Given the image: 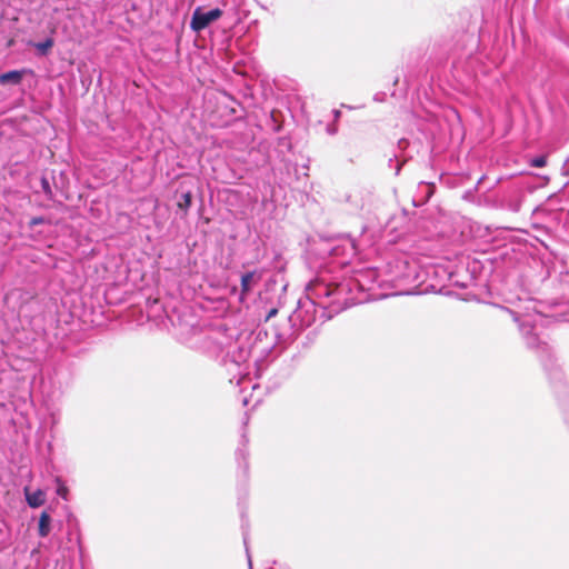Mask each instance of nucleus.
I'll return each instance as SVG.
<instances>
[{"label":"nucleus","instance_id":"nucleus-1","mask_svg":"<svg viewBox=\"0 0 569 569\" xmlns=\"http://www.w3.org/2000/svg\"><path fill=\"white\" fill-rule=\"evenodd\" d=\"M373 271L360 272L355 278L343 280L339 283H329L322 279L311 281L307 287V295L313 303L323 307H331L333 311L343 310L350 306L358 303L360 300L353 296V287L361 290H370L367 286L366 278L372 276Z\"/></svg>","mask_w":569,"mask_h":569},{"label":"nucleus","instance_id":"nucleus-2","mask_svg":"<svg viewBox=\"0 0 569 569\" xmlns=\"http://www.w3.org/2000/svg\"><path fill=\"white\" fill-rule=\"evenodd\" d=\"M222 16V10L219 8L211 9L209 11H203L200 7L196 8L191 21L190 28L200 32L209 27L212 22L217 21Z\"/></svg>","mask_w":569,"mask_h":569},{"label":"nucleus","instance_id":"nucleus-3","mask_svg":"<svg viewBox=\"0 0 569 569\" xmlns=\"http://www.w3.org/2000/svg\"><path fill=\"white\" fill-rule=\"evenodd\" d=\"M261 280V273L258 271H250L246 272L241 276V290L239 295V300L243 302L247 298V296L253 290L256 286Z\"/></svg>","mask_w":569,"mask_h":569},{"label":"nucleus","instance_id":"nucleus-4","mask_svg":"<svg viewBox=\"0 0 569 569\" xmlns=\"http://www.w3.org/2000/svg\"><path fill=\"white\" fill-rule=\"evenodd\" d=\"M24 496L28 505L31 508H38L42 506L46 501V493L41 489L31 492L29 488H24Z\"/></svg>","mask_w":569,"mask_h":569},{"label":"nucleus","instance_id":"nucleus-5","mask_svg":"<svg viewBox=\"0 0 569 569\" xmlns=\"http://www.w3.org/2000/svg\"><path fill=\"white\" fill-rule=\"evenodd\" d=\"M22 79V71L12 70L0 74V84H18Z\"/></svg>","mask_w":569,"mask_h":569},{"label":"nucleus","instance_id":"nucleus-6","mask_svg":"<svg viewBox=\"0 0 569 569\" xmlns=\"http://www.w3.org/2000/svg\"><path fill=\"white\" fill-rule=\"evenodd\" d=\"M51 518L48 512L43 511L39 518V536L47 537L50 532Z\"/></svg>","mask_w":569,"mask_h":569},{"label":"nucleus","instance_id":"nucleus-7","mask_svg":"<svg viewBox=\"0 0 569 569\" xmlns=\"http://www.w3.org/2000/svg\"><path fill=\"white\" fill-rule=\"evenodd\" d=\"M56 483H57V495L59 497H61L62 499L67 500L68 499V488L66 487V485L62 482V480L57 477L56 478Z\"/></svg>","mask_w":569,"mask_h":569},{"label":"nucleus","instance_id":"nucleus-8","mask_svg":"<svg viewBox=\"0 0 569 569\" xmlns=\"http://www.w3.org/2000/svg\"><path fill=\"white\" fill-rule=\"evenodd\" d=\"M191 193L186 192L182 194L181 200L178 202V207L182 210H188L191 206Z\"/></svg>","mask_w":569,"mask_h":569},{"label":"nucleus","instance_id":"nucleus-9","mask_svg":"<svg viewBox=\"0 0 569 569\" xmlns=\"http://www.w3.org/2000/svg\"><path fill=\"white\" fill-rule=\"evenodd\" d=\"M34 46L41 53H46L53 46V40L48 38L43 42H38Z\"/></svg>","mask_w":569,"mask_h":569},{"label":"nucleus","instance_id":"nucleus-10","mask_svg":"<svg viewBox=\"0 0 569 569\" xmlns=\"http://www.w3.org/2000/svg\"><path fill=\"white\" fill-rule=\"evenodd\" d=\"M530 166L536 168H542L547 164V156L541 154L530 160Z\"/></svg>","mask_w":569,"mask_h":569},{"label":"nucleus","instance_id":"nucleus-11","mask_svg":"<svg viewBox=\"0 0 569 569\" xmlns=\"http://www.w3.org/2000/svg\"><path fill=\"white\" fill-rule=\"evenodd\" d=\"M346 201L352 203L356 209H361L363 207V199L362 198L358 199L357 196H355V199H353V196L349 194V196H347Z\"/></svg>","mask_w":569,"mask_h":569},{"label":"nucleus","instance_id":"nucleus-12","mask_svg":"<svg viewBox=\"0 0 569 569\" xmlns=\"http://www.w3.org/2000/svg\"><path fill=\"white\" fill-rule=\"evenodd\" d=\"M41 187H42V190L44 192V194L48 197V198H52V190H51V187H50V183L49 181L47 180V178H42L41 179Z\"/></svg>","mask_w":569,"mask_h":569},{"label":"nucleus","instance_id":"nucleus-13","mask_svg":"<svg viewBox=\"0 0 569 569\" xmlns=\"http://www.w3.org/2000/svg\"><path fill=\"white\" fill-rule=\"evenodd\" d=\"M44 219L42 217H34L30 220V226H37L43 223Z\"/></svg>","mask_w":569,"mask_h":569},{"label":"nucleus","instance_id":"nucleus-14","mask_svg":"<svg viewBox=\"0 0 569 569\" xmlns=\"http://www.w3.org/2000/svg\"><path fill=\"white\" fill-rule=\"evenodd\" d=\"M410 277H411V273H406V274H401V276H396L393 278V280H396V281H403V280H406L407 278H410Z\"/></svg>","mask_w":569,"mask_h":569},{"label":"nucleus","instance_id":"nucleus-15","mask_svg":"<svg viewBox=\"0 0 569 569\" xmlns=\"http://www.w3.org/2000/svg\"><path fill=\"white\" fill-rule=\"evenodd\" d=\"M511 127H512V121H511V120H508V121H507V124H506V129H507V130H510V129H511Z\"/></svg>","mask_w":569,"mask_h":569},{"label":"nucleus","instance_id":"nucleus-16","mask_svg":"<svg viewBox=\"0 0 569 569\" xmlns=\"http://www.w3.org/2000/svg\"><path fill=\"white\" fill-rule=\"evenodd\" d=\"M247 556H248V562H249V567L251 568V558L249 556V553L247 552Z\"/></svg>","mask_w":569,"mask_h":569}]
</instances>
